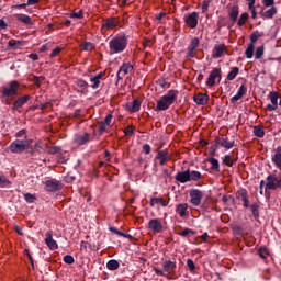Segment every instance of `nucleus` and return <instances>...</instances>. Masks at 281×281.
I'll use <instances>...</instances> for the list:
<instances>
[{
	"label": "nucleus",
	"instance_id": "obj_38",
	"mask_svg": "<svg viewBox=\"0 0 281 281\" xmlns=\"http://www.w3.org/2000/svg\"><path fill=\"white\" fill-rule=\"evenodd\" d=\"M252 133L255 137H260V138L265 137V130L262 128V126H258V125L255 126Z\"/></svg>",
	"mask_w": 281,
	"mask_h": 281
},
{
	"label": "nucleus",
	"instance_id": "obj_28",
	"mask_svg": "<svg viewBox=\"0 0 281 281\" xmlns=\"http://www.w3.org/2000/svg\"><path fill=\"white\" fill-rule=\"evenodd\" d=\"M104 76H106L105 72H100L97 76L90 78V82H92V89L100 88V80H102Z\"/></svg>",
	"mask_w": 281,
	"mask_h": 281
},
{
	"label": "nucleus",
	"instance_id": "obj_42",
	"mask_svg": "<svg viewBox=\"0 0 281 281\" xmlns=\"http://www.w3.org/2000/svg\"><path fill=\"white\" fill-rule=\"evenodd\" d=\"M256 46L254 44H249L248 47L245 50L246 58H254V49Z\"/></svg>",
	"mask_w": 281,
	"mask_h": 281
},
{
	"label": "nucleus",
	"instance_id": "obj_47",
	"mask_svg": "<svg viewBox=\"0 0 281 281\" xmlns=\"http://www.w3.org/2000/svg\"><path fill=\"white\" fill-rule=\"evenodd\" d=\"M110 232H112V234H116V236H122L123 238H131L130 234L122 233L115 227H110Z\"/></svg>",
	"mask_w": 281,
	"mask_h": 281
},
{
	"label": "nucleus",
	"instance_id": "obj_30",
	"mask_svg": "<svg viewBox=\"0 0 281 281\" xmlns=\"http://www.w3.org/2000/svg\"><path fill=\"white\" fill-rule=\"evenodd\" d=\"M248 21H249V13L244 12L239 15V18H237L236 23L238 27H243L244 25L247 24Z\"/></svg>",
	"mask_w": 281,
	"mask_h": 281
},
{
	"label": "nucleus",
	"instance_id": "obj_50",
	"mask_svg": "<svg viewBox=\"0 0 281 281\" xmlns=\"http://www.w3.org/2000/svg\"><path fill=\"white\" fill-rule=\"evenodd\" d=\"M24 199H25L26 203H34L36 201V195H34L32 193H25Z\"/></svg>",
	"mask_w": 281,
	"mask_h": 281
},
{
	"label": "nucleus",
	"instance_id": "obj_2",
	"mask_svg": "<svg viewBox=\"0 0 281 281\" xmlns=\"http://www.w3.org/2000/svg\"><path fill=\"white\" fill-rule=\"evenodd\" d=\"M128 47V37L121 34L112 37L109 42L110 54H122Z\"/></svg>",
	"mask_w": 281,
	"mask_h": 281
},
{
	"label": "nucleus",
	"instance_id": "obj_62",
	"mask_svg": "<svg viewBox=\"0 0 281 281\" xmlns=\"http://www.w3.org/2000/svg\"><path fill=\"white\" fill-rule=\"evenodd\" d=\"M251 12V19H257L258 18V12H256V8L249 9Z\"/></svg>",
	"mask_w": 281,
	"mask_h": 281
},
{
	"label": "nucleus",
	"instance_id": "obj_39",
	"mask_svg": "<svg viewBox=\"0 0 281 281\" xmlns=\"http://www.w3.org/2000/svg\"><path fill=\"white\" fill-rule=\"evenodd\" d=\"M250 210L252 212L254 218H258L260 216V205H258V203H254L252 205H250Z\"/></svg>",
	"mask_w": 281,
	"mask_h": 281
},
{
	"label": "nucleus",
	"instance_id": "obj_49",
	"mask_svg": "<svg viewBox=\"0 0 281 281\" xmlns=\"http://www.w3.org/2000/svg\"><path fill=\"white\" fill-rule=\"evenodd\" d=\"M263 9L265 8H274L276 7V0H262L261 1Z\"/></svg>",
	"mask_w": 281,
	"mask_h": 281
},
{
	"label": "nucleus",
	"instance_id": "obj_3",
	"mask_svg": "<svg viewBox=\"0 0 281 281\" xmlns=\"http://www.w3.org/2000/svg\"><path fill=\"white\" fill-rule=\"evenodd\" d=\"M179 95L178 90H169L167 94L162 95L156 105V111H168L175 102H177V98Z\"/></svg>",
	"mask_w": 281,
	"mask_h": 281
},
{
	"label": "nucleus",
	"instance_id": "obj_58",
	"mask_svg": "<svg viewBox=\"0 0 281 281\" xmlns=\"http://www.w3.org/2000/svg\"><path fill=\"white\" fill-rule=\"evenodd\" d=\"M27 131L26 130H20L19 132L15 133V137H26Z\"/></svg>",
	"mask_w": 281,
	"mask_h": 281
},
{
	"label": "nucleus",
	"instance_id": "obj_6",
	"mask_svg": "<svg viewBox=\"0 0 281 281\" xmlns=\"http://www.w3.org/2000/svg\"><path fill=\"white\" fill-rule=\"evenodd\" d=\"M226 12L229 21L236 23L238 21V14H240V7L237 3H228L226 5Z\"/></svg>",
	"mask_w": 281,
	"mask_h": 281
},
{
	"label": "nucleus",
	"instance_id": "obj_48",
	"mask_svg": "<svg viewBox=\"0 0 281 281\" xmlns=\"http://www.w3.org/2000/svg\"><path fill=\"white\" fill-rule=\"evenodd\" d=\"M265 54V46H259L257 47L256 52H255V57L258 59L262 58Z\"/></svg>",
	"mask_w": 281,
	"mask_h": 281
},
{
	"label": "nucleus",
	"instance_id": "obj_59",
	"mask_svg": "<svg viewBox=\"0 0 281 281\" xmlns=\"http://www.w3.org/2000/svg\"><path fill=\"white\" fill-rule=\"evenodd\" d=\"M143 153H145V155H150V145H143Z\"/></svg>",
	"mask_w": 281,
	"mask_h": 281
},
{
	"label": "nucleus",
	"instance_id": "obj_9",
	"mask_svg": "<svg viewBox=\"0 0 281 281\" xmlns=\"http://www.w3.org/2000/svg\"><path fill=\"white\" fill-rule=\"evenodd\" d=\"M184 22L188 27L194 30L199 25V13L192 12L184 16Z\"/></svg>",
	"mask_w": 281,
	"mask_h": 281
},
{
	"label": "nucleus",
	"instance_id": "obj_53",
	"mask_svg": "<svg viewBox=\"0 0 281 281\" xmlns=\"http://www.w3.org/2000/svg\"><path fill=\"white\" fill-rule=\"evenodd\" d=\"M106 126L109 125L105 124L103 121L99 123V135H104V133H106Z\"/></svg>",
	"mask_w": 281,
	"mask_h": 281
},
{
	"label": "nucleus",
	"instance_id": "obj_37",
	"mask_svg": "<svg viewBox=\"0 0 281 281\" xmlns=\"http://www.w3.org/2000/svg\"><path fill=\"white\" fill-rule=\"evenodd\" d=\"M203 176L199 171H190L189 170V181H199Z\"/></svg>",
	"mask_w": 281,
	"mask_h": 281
},
{
	"label": "nucleus",
	"instance_id": "obj_25",
	"mask_svg": "<svg viewBox=\"0 0 281 281\" xmlns=\"http://www.w3.org/2000/svg\"><path fill=\"white\" fill-rule=\"evenodd\" d=\"M169 201L164 198H151L149 205L150 207H155L156 205H161L162 207H168Z\"/></svg>",
	"mask_w": 281,
	"mask_h": 281
},
{
	"label": "nucleus",
	"instance_id": "obj_15",
	"mask_svg": "<svg viewBox=\"0 0 281 281\" xmlns=\"http://www.w3.org/2000/svg\"><path fill=\"white\" fill-rule=\"evenodd\" d=\"M227 54V46L225 44H217L212 52V58H223V54Z\"/></svg>",
	"mask_w": 281,
	"mask_h": 281
},
{
	"label": "nucleus",
	"instance_id": "obj_17",
	"mask_svg": "<svg viewBox=\"0 0 281 281\" xmlns=\"http://www.w3.org/2000/svg\"><path fill=\"white\" fill-rule=\"evenodd\" d=\"M45 243L52 251H56V249H58V243L54 240V234L52 231L46 232Z\"/></svg>",
	"mask_w": 281,
	"mask_h": 281
},
{
	"label": "nucleus",
	"instance_id": "obj_51",
	"mask_svg": "<svg viewBox=\"0 0 281 281\" xmlns=\"http://www.w3.org/2000/svg\"><path fill=\"white\" fill-rule=\"evenodd\" d=\"M259 256L263 260H267L269 258V250L267 248H260L259 249Z\"/></svg>",
	"mask_w": 281,
	"mask_h": 281
},
{
	"label": "nucleus",
	"instance_id": "obj_44",
	"mask_svg": "<svg viewBox=\"0 0 281 281\" xmlns=\"http://www.w3.org/2000/svg\"><path fill=\"white\" fill-rule=\"evenodd\" d=\"M182 238H188V236H194V231L192 228H184L182 232L178 233Z\"/></svg>",
	"mask_w": 281,
	"mask_h": 281
},
{
	"label": "nucleus",
	"instance_id": "obj_32",
	"mask_svg": "<svg viewBox=\"0 0 281 281\" xmlns=\"http://www.w3.org/2000/svg\"><path fill=\"white\" fill-rule=\"evenodd\" d=\"M106 267L109 271H117V269H120V262L115 259H111L108 261Z\"/></svg>",
	"mask_w": 281,
	"mask_h": 281
},
{
	"label": "nucleus",
	"instance_id": "obj_26",
	"mask_svg": "<svg viewBox=\"0 0 281 281\" xmlns=\"http://www.w3.org/2000/svg\"><path fill=\"white\" fill-rule=\"evenodd\" d=\"M247 94V87L245 85H241L236 93V95H234L231 99V102L234 104V102H238V100L243 99V95Z\"/></svg>",
	"mask_w": 281,
	"mask_h": 281
},
{
	"label": "nucleus",
	"instance_id": "obj_4",
	"mask_svg": "<svg viewBox=\"0 0 281 281\" xmlns=\"http://www.w3.org/2000/svg\"><path fill=\"white\" fill-rule=\"evenodd\" d=\"M32 146V139H27V136L24 139H15L13 143L10 144L9 149L19 155L21 153H25Z\"/></svg>",
	"mask_w": 281,
	"mask_h": 281
},
{
	"label": "nucleus",
	"instance_id": "obj_19",
	"mask_svg": "<svg viewBox=\"0 0 281 281\" xmlns=\"http://www.w3.org/2000/svg\"><path fill=\"white\" fill-rule=\"evenodd\" d=\"M199 37H194L190 45L188 46L187 50V58H194V52H196V47H199Z\"/></svg>",
	"mask_w": 281,
	"mask_h": 281
},
{
	"label": "nucleus",
	"instance_id": "obj_24",
	"mask_svg": "<svg viewBox=\"0 0 281 281\" xmlns=\"http://www.w3.org/2000/svg\"><path fill=\"white\" fill-rule=\"evenodd\" d=\"M188 203H180L176 206V212L180 218H186V216H188Z\"/></svg>",
	"mask_w": 281,
	"mask_h": 281
},
{
	"label": "nucleus",
	"instance_id": "obj_60",
	"mask_svg": "<svg viewBox=\"0 0 281 281\" xmlns=\"http://www.w3.org/2000/svg\"><path fill=\"white\" fill-rule=\"evenodd\" d=\"M154 271H155L156 276H165V278H168L164 270L154 268Z\"/></svg>",
	"mask_w": 281,
	"mask_h": 281
},
{
	"label": "nucleus",
	"instance_id": "obj_54",
	"mask_svg": "<svg viewBox=\"0 0 281 281\" xmlns=\"http://www.w3.org/2000/svg\"><path fill=\"white\" fill-rule=\"evenodd\" d=\"M64 262H65L66 265H74V262H76V260L74 259V256H71V255H66V256L64 257Z\"/></svg>",
	"mask_w": 281,
	"mask_h": 281
},
{
	"label": "nucleus",
	"instance_id": "obj_64",
	"mask_svg": "<svg viewBox=\"0 0 281 281\" xmlns=\"http://www.w3.org/2000/svg\"><path fill=\"white\" fill-rule=\"evenodd\" d=\"M207 8H210V4L207 2H203L202 12H207Z\"/></svg>",
	"mask_w": 281,
	"mask_h": 281
},
{
	"label": "nucleus",
	"instance_id": "obj_11",
	"mask_svg": "<svg viewBox=\"0 0 281 281\" xmlns=\"http://www.w3.org/2000/svg\"><path fill=\"white\" fill-rule=\"evenodd\" d=\"M134 67L131 64V61L123 63V65L120 67L117 71V80H122L124 76H127V74H133Z\"/></svg>",
	"mask_w": 281,
	"mask_h": 281
},
{
	"label": "nucleus",
	"instance_id": "obj_46",
	"mask_svg": "<svg viewBox=\"0 0 281 281\" xmlns=\"http://www.w3.org/2000/svg\"><path fill=\"white\" fill-rule=\"evenodd\" d=\"M260 36H262V35L258 31L254 32L250 35V45H255L256 46V43L258 42V38H260Z\"/></svg>",
	"mask_w": 281,
	"mask_h": 281
},
{
	"label": "nucleus",
	"instance_id": "obj_45",
	"mask_svg": "<svg viewBox=\"0 0 281 281\" xmlns=\"http://www.w3.org/2000/svg\"><path fill=\"white\" fill-rule=\"evenodd\" d=\"M77 87L79 89V91H87V87H89V83H87V81L82 80V79H79L77 81Z\"/></svg>",
	"mask_w": 281,
	"mask_h": 281
},
{
	"label": "nucleus",
	"instance_id": "obj_16",
	"mask_svg": "<svg viewBox=\"0 0 281 281\" xmlns=\"http://www.w3.org/2000/svg\"><path fill=\"white\" fill-rule=\"evenodd\" d=\"M46 192H58L60 182L58 180H47L44 182Z\"/></svg>",
	"mask_w": 281,
	"mask_h": 281
},
{
	"label": "nucleus",
	"instance_id": "obj_10",
	"mask_svg": "<svg viewBox=\"0 0 281 281\" xmlns=\"http://www.w3.org/2000/svg\"><path fill=\"white\" fill-rule=\"evenodd\" d=\"M216 80L221 82V68H214L206 80V87H214Z\"/></svg>",
	"mask_w": 281,
	"mask_h": 281
},
{
	"label": "nucleus",
	"instance_id": "obj_61",
	"mask_svg": "<svg viewBox=\"0 0 281 281\" xmlns=\"http://www.w3.org/2000/svg\"><path fill=\"white\" fill-rule=\"evenodd\" d=\"M27 3H22V4H16V5H13V8L15 9V10H22L23 8H27Z\"/></svg>",
	"mask_w": 281,
	"mask_h": 281
},
{
	"label": "nucleus",
	"instance_id": "obj_23",
	"mask_svg": "<svg viewBox=\"0 0 281 281\" xmlns=\"http://www.w3.org/2000/svg\"><path fill=\"white\" fill-rule=\"evenodd\" d=\"M90 137L91 135L89 133L77 135L75 137V144H77V146H85V144L89 143Z\"/></svg>",
	"mask_w": 281,
	"mask_h": 281
},
{
	"label": "nucleus",
	"instance_id": "obj_36",
	"mask_svg": "<svg viewBox=\"0 0 281 281\" xmlns=\"http://www.w3.org/2000/svg\"><path fill=\"white\" fill-rule=\"evenodd\" d=\"M22 45H23V42L19 40H10L8 42V47H10V49H19V47H21Z\"/></svg>",
	"mask_w": 281,
	"mask_h": 281
},
{
	"label": "nucleus",
	"instance_id": "obj_12",
	"mask_svg": "<svg viewBox=\"0 0 281 281\" xmlns=\"http://www.w3.org/2000/svg\"><path fill=\"white\" fill-rule=\"evenodd\" d=\"M156 159L159 160L160 166H166L170 159H172V156L170 155V151L168 149L159 150L156 155Z\"/></svg>",
	"mask_w": 281,
	"mask_h": 281
},
{
	"label": "nucleus",
	"instance_id": "obj_29",
	"mask_svg": "<svg viewBox=\"0 0 281 281\" xmlns=\"http://www.w3.org/2000/svg\"><path fill=\"white\" fill-rule=\"evenodd\" d=\"M142 109V102L139 100H134L130 105H127V111L130 113H137Z\"/></svg>",
	"mask_w": 281,
	"mask_h": 281
},
{
	"label": "nucleus",
	"instance_id": "obj_21",
	"mask_svg": "<svg viewBox=\"0 0 281 281\" xmlns=\"http://www.w3.org/2000/svg\"><path fill=\"white\" fill-rule=\"evenodd\" d=\"M176 181H178L179 183H188V181H190V169L186 171H179L176 175Z\"/></svg>",
	"mask_w": 281,
	"mask_h": 281
},
{
	"label": "nucleus",
	"instance_id": "obj_31",
	"mask_svg": "<svg viewBox=\"0 0 281 281\" xmlns=\"http://www.w3.org/2000/svg\"><path fill=\"white\" fill-rule=\"evenodd\" d=\"M16 21L20 23H24V25H32V18L30 15L25 14H15Z\"/></svg>",
	"mask_w": 281,
	"mask_h": 281
},
{
	"label": "nucleus",
	"instance_id": "obj_8",
	"mask_svg": "<svg viewBox=\"0 0 281 281\" xmlns=\"http://www.w3.org/2000/svg\"><path fill=\"white\" fill-rule=\"evenodd\" d=\"M30 100H32V95L30 94L19 97L16 100H14V102L11 103L12 111H19V109H23V106H25Z\"/></svg>",
	"mask_w": 281,
	"mask_h": 281
},
{
	"label": "nucleus",
	"instance_id": "obj_7",
	"mask_svg": "<svg viewBox=\"0 0 281 281\" xmlns=\"http://www.w3.org/2000/svg\"><path fill=\"white\" fill-rule=\"evenodd\" d=\"M189 196L191 199L190 202L192 203V205L199 207V205H201V201H203V191L199 189H192L189 192Z\"/></svg>",
	"mask_w": 281,
	"mask_h": 281
},
{
	"label": "nucleus",
	"instance_id": "obj_57",
	"mask_svg": "<svg viewBox=\"0 0 281 281\" xmlns=\"http://www.w3.org/2000/svg\"><path fill=\"white\" fill-rule=\"evenodd\" d=\"M187 266L189 268V271H194V269H196V266L194 265V261L192 259L187 260Z\"/></svg>",
	"mask_w": 281,
	"mask_h": 281
},
{
	"label": "nucleus",
	"instance_id": "obj_27",
	"mask_svg": "<svg viewBox=\"0 0 281 281\" xmlns=\"http://www.w3.org/2000/svg\"><path fill=\"white\" fill-rule=\"evenodd\" d=\"M276 14H278V8L276 7H270V9L265 11V8L261 11V16L263 19H272L273 16H276Z\"/></svg>",
	"mask_w": 281,
	"mask_h": 281
},
{
	"label": "nucleus",
	"instance_id": "obj_52",
	"mask_svg": "<svg viewBox=\"0 0 281 281\" xmlns=\"http://www.w3.org/2000/svg\"><path fill=\"white\" fill-rule=\"evenodd\" d=\"M82 10L79 11H72L70 13V19H83Z\"/></svg>",
	"mask_w": 281,
	"mask_h": 281
},
{
	"label": "nucleus",
	"instance_id": "obj_43",
	"mask_svg": "<svg viewBox=\"0 0 281 281\" xmlns=\"http://www.w3.org/2000/svg\"><path fill=\"white\" fill-rule=\"evenodd\" d=\"M9 186H12V182L5 176L0 175V188H9Z\"/></svg>",
	"mask_w": 281,
	"mask_h": 281
},
{
	"label": "nucleus",
	"instance_id": "obj_55",
	"mask_svg": "<svg viewBox=\"0 0 281 281\" xmlns=\"http://www.w3.org/2000/svg\"><path fill=\"white\" fill-rule=\"evenodd\" d=\"M61 52H63V47L57 46L55 49H53L49 57L50 58H56V56H58V54H60Z\"/></svg>",
	"mask_w": 281,
	"mask_h": 281
},
{
	"label": "nucleus",
	"instance_id": "obj_1",
	"mask_svg": "<svg viewBox=\"0 0 281 281\" xmlns=\"http://www.w3.org/2000/svg\"><path fill=\"white\" fill-rule=\"evenodd\" d=\"M20 89H21V83L16 80H12L1 88L0 93L7 106H10V104L14 102V98L19 95Z\"/></svg>",
	"mask_w": 281,
	"mask_h": 281
},
{
	"label": "nucleus",
	"instance_id": "obj_56",
	"mask_svg": "<svg viewBox=\"0 0 281 281\" xmlns=\"http://www.w3.org/2000/svg\"><path fill=\"white\" fill-rule=\"evenodd\" d=\"M102 122L105 123L108 126L111 127V122H113V113H112V112L109 113V114L105 116L104 121H102Z\"/></svg>",
	"mask_w": 281,
	"mask_h": 281
},
{
	"label": "nucleus",
	"instance_id": "obj_5",
	"mask_svg": "<svg viewBox=\"0 0 281 281\" xmlns=\"http://www.w3.org/2000/svg\"><path fill=\"white\" fill-rule=\"evenodd\" d=\"M147 227L154 234H164V232H166V222L161 218H151L149 220Z\"/></svg>",
	"mask_w": 281,
	"mask_h": 281
},
{
	"label": "nucleus",
	"instance_id": "obj_63",
	"mask_svg": "<svg viewBox=\"0 0 281 281\" xmlns=\"http://www.w3.org/2000/svg\"><path fill=\"white\" fill-rule=\"evenodd\" d=\"M0 27H1L2 30H5V29L8 27V23H5V20L0 19Z\"/></svg>",
	"mask_w": 281,
	"mask_h": 281
},
{
	"label": "nucleus",
	"instance_id": "obj_33",
	"mask_svg": "<svg viewBox=\"0 0 281 281\" xmlns=\"http://www.w3.org/2000/svg\"><path fill=\"white\" fill-rule=\"evenodd\" d=\"M223 164L228 168H232L234 164H236V159H234L231 155H225L222 159Z\"/></svg>",
	"mask_w": 281,
	"mask_h": 281
},
{
	"label": "nucleus",
	"instance_id": "obj_18",
	"mask_svg": "<svg viewBox=\"0 0 281 281\" xmlns=\"http://www.w3.org/2000/svg\"><path fill=\"white\" fill-rule=\"evenodd\" d=\"M162 269L168 278V276H170L171 272L175 271V269H177V261H172V260H165L162 262Z\"/></svg>",
	"mask_w": 281,
	"mask_h": 281
},
{
	"label": "nucleus",
	"instance_id": "obj_14",
	"mask_svg": "<svg viewBox=\"0 0 281 281\" xmlns=\"http://www.w3.org/2000/svg\"><path fill=\"white\" fill-rule=\"evenodd\" d=\"M215 144H217L218 146H222V148H226V150L234 148V140H229L227 136L217 137L215 139Z\"/></svg>",
	"mask_w": 281,
	"mask_h": 281
},
{
	"label": "nucleus",
	"instance_id": "obj_20",
	"mask_svg": "<svg viewBox=\"0 0 281 281\" xmlns=\"http://www.w3.org/2000/svg\"><path fill=\"white\" fill-rule=\"evenodd\" d=\"M193 100L195 104H199L200 106H205L207 102H210V95L206 93H198L193 97Z\"/></svg>",
	"mask_w": 281,
	"mask_h": 281
},
{
	"label": "nucleus",
	"instance_id": "obj_34",
	"mask_svg": "<svg viewBox=\"0 0 281 281\" xmlns=\"http://www.w3.org/2000/svg\"><path fill=\"white\" fill-rule=\"evenodd\" d=\"M80 48L83 52H93V49H95V45L91 42H83L80 44Z\"/></svg>",
	"mask_w": 281,
	"mask_h": 281
},
{
	"label": "nucleus",
	"instance_id": "obj_40",
	"mask_svg": "<svg viewBox=\"0 0 281 281\" xmlns=\"http://www.w3.org/2000/svg\"><path fill=\"white\" fill-rule=\"evenodd\" d=\"M125 137H132L135 133V126L134 125H127L123 131Z\"/></svg>",
	"mask_w": 281,
	"mask_h": 281
},
{
	"label": "nucleus",
	"instance_id": "obj_41",
	"mask_svg": "<svg viewBox=\"0 0 281 281\" xmlns=\"http://www.w3.org/2000/svg\"><path fill=\"white\" fill-rule=\"evenodd\" d=\"M240 71V68L234 67L227 75V80H234L236 76H238V72Z\"/></svg>",
	"mask_w": 281,
	"mask_h": 281
},
{
	"label": "nucleus",
	"instance_id": "obj_22",
	"mask_svg": "<svg viewBox=\"0 0 281 281\" xmlns=\"http://www.w3.org/2000/svg\"><path fill=\"white\" fill-rule=\"evenodd\" d=\"M237 199L239 201H243L244 207H250L249 205V194L247 193V190H240L237 192Z\"/></svg>",
	"mask_w": 281,
	"mask_h": 281
},
{
	"label": "nucleus",
	"instance_id": "obj_13",
	"mask_svg": "<svg viewBox=\"0 0 281 281\" xmlns=\"http://www.w3.org/2000/svg\"><path fill=\"white\" fill-rule=\"evenodd\" d=\"M120 25V19L117 18H110L103 21L102 23V30L109 31V30H115Z\"/></svg>",
	"mask_w": 281,
	"mask_h": 281
},
{
	"label": "nucleus",
	"instance_id": "obj_35",
	"mask_svg": "<svg viewBox=\"0 0 281 281\" xmlns=\"http://www.w3.org/2000/svg\"><path fill=\"white\" fill-rule=\"evenodd\" d=\"M209 164H211V170H215V172H220V164H218V159L216 158H209L207 159Z\"/></svg>",
	"mask_w": 281,
	"mask_h": 281
}]
</instances>
